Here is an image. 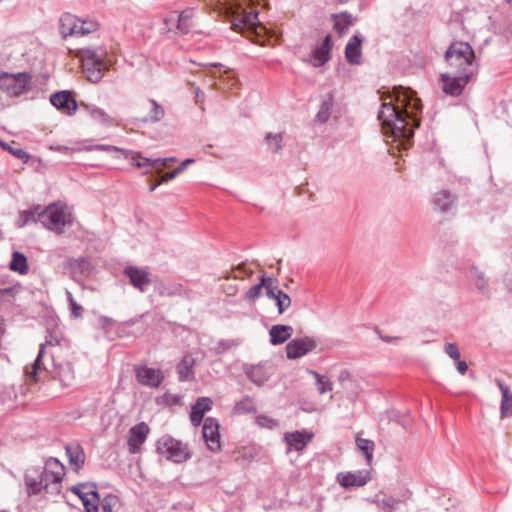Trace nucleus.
Returning a JSON list of instances; mask_svg holds the SVG:
<instances>
[{"mask_svg": "<svg viewBox=\"0 0 512 512\" xmlns=\"http://www.w3.org/2000/svg\"><path fill=\"white\" fill-rule=\"evenodd\" d=\"M383 99L378 113L383 133L391 137L393 142L407 149L414 135V129L419 126L416 114L422 105L416 93L410 88L398 87L393 89V94Z\"/></svg>", "mask_w": 512, "mask_h": 512, "instance_id": "obj_1", "label": "nucleus"}, {"mask_svg": "<svg viewBox=\"0 0 512 512\" xmlns=\"http://www.w3.org/2000/svg\"><path fill=\"white\" fill-rule=\"evenodd\" d=\"M215 9L226 15L234 31L247 34H259L262 25L258 19V10L251 7L252 0H214Z\"/></svg>", "mask_w": 512, "mask_h": 512, "instance_id": "obj_2", "label": "nucleus"}, {"mask_svg": "<svg viewBox=\"0 0 512 512\" xmlns=\"http://www.w3.org/2000/svg\"><path fill=\"white\" fill-rule=\"evenodd\" d=\"M76 55L81 60L83 73L92 83L99 82L112 65L107 48L104 46L83 47L77 51Z\"/></svg>", "mask_w": 512, "mask_h": 512, "instance_id": "obj_3", "label": "nucleus"}, {"mask_svg": "<svg viewBox=\"0 0 512 512\" xmlns=\"http://www.w3.org/2000/svg\"><path fill=\"white\" fill-rule=\"evenodd\" d=\"M474 60V50L467 42H453L445 53V61L449 71L473 76Z\"/></svg>", "mask_w": 512, "mask_h": 512, "instance_id": "obj_4", "label": "nucleus"}, {"mask_svg": "<svg viewBox=\"0 0 512 512\" xmlns=\"http://www.w3.org/2000/svg\"><path fill=\"white\" fill-rule=\"evenodd\" d=\"M66 346L67 341L61 332L57 330L50 331L46 336L45 342L40 345L39 353L34 362L30 366L26 367L25 374L27 377L30 380L37 382L38 375L41 372L42 362L46 360L47 356L51 358L52 351H54L55 355L58 356V350Z\"/></svg>", "mask_w": 512, "mask_h": 512, "instance_id": "obj_5", "label": "nucleus"}, {"mask_svg": "<svg viewBox=\"0 0 512 512\" xmlns=\"http://www.w3.org/2000/svg\"><path fill=\"white\" fill-rule=\"evenodd\" d=\"M38 221L57 234H62L67 225H72V215L67 205L54 203L38 213Z\"/></svg>", "mask_w": 512, "mask_h": 512, "instance_id": "obj_6", "label": "nucleus"}, {"mask_svg": "<svg viewBox=\"0 0 512 512\" xmlns=\"http://www.w3.org/2000/svg\"><path fill=\"white\" fill-rule=\"evenodd\" d=\"M51 375L53 378L58 379L62 386L69 387L74 383L75 372L72 364L68 361H59L55 352H51L50 362L43 361L41 364V372L38 375L37 381L42 377Z\"/></svg>", "mask_w": 512, "mask_h": 512, "instance_id": "obj_7", "label": "nucleus"}, {"mask_svg": "<svg viewBox=\"0 0 512 512\" xmlns=\"http://www.w3.org/2000/svg\"><path fill=\"white\" fill-rule=\"evenodd\" d=\"M59 21L60 33L64 38L69 36H84L95 32L99 27L98 22L95 20H82L70 13H64Z\"/></svg>", "mask_w": 512, "mask_h": 512, "instance_id": "obj_8", "label": "nucleus"}, {"mask_svg": "<svg viewBox=\"0 0 512 512\" xmlns=\"http://www.w3.org/2000/svg\"><path fill=\"white\" fill-rule=\"evenodd\" d=\"M157 452L175 463L185 462L191 456L187 445L169 435H164L158 440Z\"/></svg>", "mask_w": 512, "mask_h": 512, "instance_id": "obj_9", "label": "nucleus"}, {"mask_svg": "<svg viewBox=\"0 0 512 512\" xmlns=\"http://www.w3.org/2000/svg\"><path fill=\"white\" fill-rule=\"evenodd\" d=\"M32 76L27 72L0 74V90L9 96H20L29 89Z\"/></svg>", "mask_w": 512, "mask_h": 512, "instance_id": "obj_10", "label": "nucleus"}, {"mask_svg": "<svg viewBox=\"0 0 512 512\" xmlns=\"http://www.w3.org/2000/svg\"><path fill=\"white\" fill-rule=\"evenodd\" d=\"M471 78L469 74L448 70L440 75L442 90L447 95L460 96Z\"/></svg>", "mask_w": 512, "mask_h": 512, "instance_id": "obj_11", "label": "nucleus"}, {"mask_svg": "<svg viewBox=\"0 0 512 512\" xmlns=\"http://www.w3.org/2000/svg\"><path fill=\"white\" fill-rule=\"evenodd\" d=\"M317 347L315 339L305 336L296 338L286 345V354L288 359H297L305 356Z\"/></svg>", "mask_w": 512, "mask_h": 512, "instance_id": "obj_12", "label": "nucleus"}, {"mask_svg": "<svg viewBox=\"0 0 512 512\" xmlns=\"http://www.w3.org/2000/svg\"><path fill=\"white\" fill-rule=\"evenodd\" d=\"M202 433L208 449L212 452H219L221 450V442L218 421L212 417L206 418Z\"/></svg>", "mask_w": 512, "mask_h": 512, "instance_id": "obj_13", "label": "nucleus"}, {"mask_svg": "<svg viewBox=\"0 0 512 512\" xmlns=\"http://www.w3.org/2000/svg\"><path fill=\"white\" fill-rule=\"evenodd\" d=\"M149 432L150 428L145 422H140L130 429L128 438L130 453L136 454L140 452L141 446L145 443Z\"/></svg>", "mask_w": 512, "mask_h": 512, "instance_id": "obj_14", "label": "nucleus"}, {"mask_svg": "<svg viewBox=\"0 0 512 512\" xmlns=\"http://www.w3.org/2000/svg\"><path fill=\"white\" fill-rule=\"evenodd\" d=\"M313 436V433L307 430L286 432L284 434V441L287 445V452H290L291 450H304L308 443L313 439Z\"/></svg>", "mask_w": 512, "mask_h": 512, "instance_id": "obj_15", "label": "nucleus"}, {"mask_svg": "<svg viewBox=\"0 0 512 512\" xmlns=\"http://www.w3.org/2000/svg\"><path fill=\"white\" fill-rule=\"evenodd\" d=\"M124 274L129 278L131 285L140 292H145L151 284L150 273L145 268L128 266L125 268Z\"/></svg>", "mask_w": 512, "mask_h": 512, "instance_id": "obj_16", "label": "nucleus"}, {"mask_svg": "<svg viewBox=\"0 0 512 512\" xmlns=\"http://www.w3.org/2000/svg\"><path fill=\"white\" fill-rule=\"evenodd\" d=\"M137 381L151 388H158L164 380V375L160 369L142 366L136 368Z\"/></svg>", "mask_w": 512, "mask_h": 512, "instance_id": "obj_17", "label": "nucleus"}, {"mask_svg": "<svg viewBox=\"0 0 512 512\" xmlns=\"http://www.w3.org/2000/svg\"><path fill=\"white\" fill-rule=\"evenodd\" d=\"M370 480L369 472H340L337 474V481L343 488L361 487Z\"/></svg>", "mask_w": 512, "mask_h": 512, "instance_id": "obj_18", "label": "nucleus"}, {"mask_svg": "<svg viewBox=\"0 0 512 512\" xmlns=\"http://www.w3.org/2000/svg\"><path fill=\"white\" fill-rule=\"evenodd\" d=\"M50 102L58 110H61L67 115H73L77 110V102L68 91H60L52 94Z\"/></svg>", "mask_w": 512, "mask_h": 512, "instance_id": "obj_19", "label": "nucleus"}, {"mask_svg": "<svg viewBox=\"0 0 512 512\" xmlns=\"http://www.w3.org/2000/svg\"><path fill=\"white\" fill-rule=\"evenodd\" d=\"M362 38L359 35H354L345 47V57L348 63L352 65H359L362 60L361 50Z\"/></svg>", "mask_w": 512, "mask_h": 512, "instance_id": "obj_20", "label": "nucleus"}, {"mask_svg": "<svg viewBox=\"0 0 512 512\" xmlns=\"http://www.w3.org/2000/svg\"><path fill=\"white\" fill-rule=\"evenodd\" d=\"M212 408V400L208 397H200L192 406L190 420L194 426H199L203 420L204 414Z\"/></svg>", "mask_w": 512, "mask_h": 512, "instance_id": "obj_21", "label": "nucleus"}, {"mask_svg": "<svg viewBox=\"0 0 512 512\" xmlns=\"http://www.w3.org/2000/svg\"><path fill=\"white\" fill-rule=\"evenodd\" d=\"M294 329L290 325L277 324L269 330L270 343L274 346L285 343L293 335Z\"/></svg>", "mask_w": 512, "mask_h": 512, "instance_id": "obj_22", "label": "nucleus"}, {"mask_svg": "<svg viewBox=\"0 0 512 512\" xmlns=\"http://www.w3.org/2000/svg\"><path fill=\"white\" fill-rule=\"evenodd\" d=\"M66 454L68 456L70 466L78 472L85 462V453L83 448L79 444L67 445Z\"/></svg>", "mask_w": 512, "mask_h": 512, "instance_id": "obj_23", "label": "nucleus"}, {"mask_svg": "<svg viewBox=\"0 0 512 512\" xmlns=\"http://www.w3.org/2000/svg\"><path fill=\"white\" fill-rule=\"evenodd\" d=\"M496 383L502 394L500 415L501 418H506L512 415V391L510 387L504 385L500 379H496Z\"/></svg>", "mask_w": 512, "mask_h": 512, "instance_id": "obj_24", "label": "nucleus"}, {"mask_svg": "<svg viewBox=\"0 0 512 512\" xmlns=\"http://www.w3.org/2000/svg\"><path fill=\"white\" fill-rule=\"evenodd\" d=\"M25 484L30 494H37L41 490L45 489L44 482L40 475V470L36 468H31L26 471Z\"/></svg>", "mask_w": 512, "mask_h": 512, "instance_id": "obj_25", "label": "nucleus"}, {"mask_svg": "<svg viewBox=\"0 0 512 512\" xmlns=\"http://www.w3.org/2000/svg\"><path fill=\"white\" fill-rule=\"evenodd\" d=\"M373 502L384 512H393L394 510L398 509L401 500L391 495L378 493L375 495Z\"/></svg>", "mask_w": 512, "mask_h": 512, "instance_id": "obj_26", "label": "nucleus"}, {"mask_svg": "<svg viewBox=\"0 0 512 512\" xmlns=\"http://www.w3.org/2000/svg\"><path fill=\"white\" fill-rule=\"evenodd\" d=\"M43 469L47 470L49 475H52V482L56 484H60L65 475L63 464L56 458L47 460Z\"/></svg>", "mask_w": 512, "mask_h": 512, "instance_id": "obj_27", "label": "nucleus"}, {"mask_svg": "<svg viewBox=\"0 0 512 512\" xmlns=\"http://www.w3.org/2000/svg\"><path fill=\"white\" fill-rule=\"evenodd\" d=\"M334 22V29L339 33L343 34L353 23V17L348 12H341L332 16Z\"/></svg>", "mask_w": 512, "mask_h": 512, "instance_id": "obj_28", "label": "nucleus"}, {"mask_svg": "<svg viewBox=\"0 0 512 512\" xmlns=\"http://www.w3.org/2000/svg\"><path fill=\"white\" fill-rule=\"evenodd\" d=\"M471 279L476 288L485 296L489 297L488 281L485 278V274L478 268L473 267L471 269Z\"/></svg>", "mask_w": 512, "mask_h": 512, "instance_id": "obj_29", "label": "nucleus"}, {"mask_svg": "<svg viewBox=\"0 0 512 512\" xmlns=\"http://www.w3.org/2000/svg\"><path fill=\"white\" fill-rule=\"evenodd\" d=\"M194 360L190 356H185L177 365V373L180 381H187L193 375Z\"/></svg>", "mask_w": 512, "mask_h": 512, "instance_id": "obj_30", "label": "nucleus"}, {"mask_svg": "<svg viewBox=\"0 0 512 512\" xmlns=\"http://www.w3.org/2000/svg\"><path fill=\"white\" fill-rule=\"evenodd\" d=\"M9 267L12 271L19 272L20 274H27L29 270L27 258L18 251L13 252Z\"/></svg>", "mask_w": 512, "mask_h": 512, "instance_id": "obj_31", "label": "nucleus"}, {"mask_svg": "<svg viewBox=\"0 0 512 512\" xmlns=\"http://www.w3.org/2000/svg\"><path fill=\"white\" fill-rule=\"evenodd\" d=\"M455 198L448 191H440L434 195L433 203L441 211H447L453 204Z\"/></svg>", "mask_w": 512, "mask_h": 512, "instance_id": "obj_32", "label": "nucleus"}, {"mask_svg": "<svg viewBox=\"0 0 512 512\" xmlns=\"http://www.w3.org/2000/svg\"><path fill=\"white\" fill-rule=\"evenodd\" d=\"M88 266V262L84 258H70L67 259L64 268L67 269L73 277L84 272V269Z\"/></svg>", "mask_w": 512, "mask_h": 512, "instance_id": "obj_33", "label": "nucleus"}, {"mask_svg": "<svg viewBox=\"0 0 512 512\" xmlns=\"http://www.w3.org/2000/svg\"><path fill=\"white\" fill-rule=\"evenodd\" d=\"M74 494L82 497H90L95 498V495H98L96 485L94 483H79L74 485L70 489Z\"/></svg>", "mask_w": 512, "mask_h": 512, "instance_id": "obj_34", "label": "nucleus"}, {"mask_svg": "<svg viewBox=\"0 0 512 512\" xmlns=\"http://www.w3.org/2000/svg\"><path fill=\"white\" fill-rule=\"evenodd\" d=\"M88 113L92 119L103 125L111 126L115 124V120L101 108L90 106L88 107Z\"/></svg>", "mask_w": 512, "mask_h": 512, "instance_id": "obj_35", "label": "nucleus"}, {"mask_svg": "<svg viewBox=\"0 0 512 512\" xmlns=\"http://www.w3.org/2000/svg\"><path fill=\"white\" fill-rule=\"evenodd\" d=\"M148 104L151 106L149 114L143 119L144 122H159L165 115L164 108L158 104L155 100L150 99Z\"/></svg>", "mask_w": 512, "mask_h": 512, "instance_id": "obj_36", "label": "nucleus"}, {"mask_svg": "<svg viewBox=\"0 0 512 512\" xmlns=\"http://www.w3.org/2000/svg\"><path fill=\"white\" fill-rule=\"evenodd\" d=\"M266 285V276H261L260 283L250 287L244 295V300L254 303L262 294V290Z\"/></svg>", "mask_w": 512, "mask_h": 512, "instance_id": "obj_37", "label": "nucleus"}, {"mask_svg": "<svg viewBox=\"0 0 512 512\" xmlns=\"http://www.w3.org/2000/svg\"><path fill=\"white\" fill-rule=\"evenodd\" d=\"M309 373L315 378L317 390L319 394H324L333 389L332 382L324 375L319 374L314 370H310Z\"/></svg>", "mask_w": 512, "mask_h": 512, "instance_id": "obj_38", "label": "nucleus"}, {"mask_svg": "<svg viewBox=\"0 0 512 512\" xmlns=\"http://www.w3.org/2000/svg\"><path fill=\"white\" fill-rule=\"evenodd\" d=\"M356 443L359 450L365 454L367 463H371L375 446L374 442L368 439L357 437Z\"/></svg>", "mask_w": 512, "mask_h": 512, "instance_id": "obj_39", "label": "nucleus"}, {"mask_svg": "<svg viewBox=\"0 0 512 512\" xmlns=\"http://www.w3.org/2000/svg\"><path fill=\"white\" fill-rule=\"evenodd\" d=\"M333 108V100L332 98H328L324 100L321 104L320 110L318 111L316 115V120L321 123H325L328 121L331 111Z\"/></svg>", "mask_w": 512, "mask_h": 512, "instance_id": "obj_40", "label": "nucleus"}, {"mask_svg": "<svg viewBox=\"0 0 512 512\" xmlns=\"http://www.w3.org/2000/svg\"><path fill=\"white\" fill-rule=\"evenodd\" d=\"M234 412L237 414H247L255 412L253 399L250 397H245L238 401L234 406Z\"/></svg>", "mask_w": 512, "mask_h": 512, "instance_id": "obj_41", "label": "nucleus"}, {"mask_svg": "<svg viewBox=\"0 0 512 512\" xmlns=\"http://www.w3.org/2000/svg\"><path fill=\"white\" fill-rule=\"evenodd\" d=\"M330 58V52L322 48L321 46L313 50V65L320 67L324 65Z\"/></svg>", "mask_w": 512, "mask_h": 512, "instance_id": "obj_42", "label": "nucleus"}, {"mask_svg": "<svg viewBox=\"0 0 512 512\" xmlns=\"http://www.w3.org/2000/svg\"><path fill=\"white\" fill-rule=\"evenodd\" d=\"M265 140L269 145V148L273 152H278L282 148L283 134L282 133H267Z\"/></svg>", "mask_w": 512, "mask_h": 512, "instance_id": "obj_43", "label": "nucleus"}, {"mask_svg": "<svg viewBox=\"0 0 512 512\" xmlns=\"http://www.w3.org/2000/svg\"><path fill=\"white\" fill-rule=\"evenodd\" d=\"M278 296L274 299L279 314H283L291 306L290 296L281 291L277 292Z\"/></svg>", "mask_w": 512, "mask_h": 512, "instance_id": "obj_44", "label": "nucleus"}, {"mask_svg": "<svg viewBox=\"0 0 512 512\" xmlns=\"http://www.w3.org/2000/svg\"><path fill=\"white\" fill-rule=\"evenodd\" d=\"M0 145L8 150L13 156H15L16 158L20 159L21 161H23L24 163L28 162L29 158H30V155L24 151L23 149H21L20 147L16 146H11L9 144H6L2 141H0Z\"/></svg>", "mask_w": 512, "mask_h": 512, "instance_id": "obj_45", "label": "nucleus"}, {"mask_svg": "<svg viewBox=\"0 0 512 512\" xmlns=\"http://www.w3.org/2000/svg\"><path fill=\"white\" fill-rule=\"evenodd\" d=\"M119 505V498L116 495L109 494L101 501L102 512H114V509Z\"/></svg>", "mask_w": 512, "mask_h": 512, "instance_id": "obj_46", "label": "nucleus"}, {"mask_svg": "<svg viewBox=\"0 0 512 512\" xmlns=\"http://www.w3.org/2000/svg\"><path fill=\"white\" fill-rule=\"evenodd\" d=\"M191 17V11H183L179 15L173 17L177 20V28L181 33H187L189 30L188 21Z\"/></svg>", "mask_w": 512, "mask_h": 512, "instance_id": "obj_47", "label": "nucleus"}, {"mask_svg": "<svg viewBox=\"0 0 512 512\" xmlns=\"http://www.w3.org/2000/svg\"><path fill=\"white\" fill-rule=\"evenodd\" d=\"M81 501L85 512H99V494L95 495V498H92V496L82 497Z\"/></svg>", "mask_w": 512, "mask_h": 512, "instance_id": "obj_48", "label": "nucleus"}, {"mask_svg": "<svg viewBox=\"0 0 512 512\" xmlns=\"http://www.w3.org/2000/svg\"><path fill=\"white\" fill-rule=\"evenodd\" d=\"M247 376L248 378L255 384L257 385H262L265 381H266V377L265 375L263 374V371H262V368L261 367H252L248 372H247Z\"/></svg>", "mask_w": 512, "mask_h": 512, "instance_id": "obj_49", "label": "nucleus"}, {"mask_svg": "<svg viewBox=\"0 0 512 512\" xmlns=\"http://www.w3.org/2000/svg\"><path fill=\"white\" fill-rule=\"evenodd\" d=\"M264 289L266 296L271 300H274L278 296L277 292L282 291L277 285H275V280L271 277H266V285H264Z\"/></svg>", "mask_w": 512, "mask_h": 512, "instance_id": "obj_50", "label": "nucleus"}, {"mask_svg": "<svg viewBox=\"0 0 512 512\" xmlns=\"http://www.w3.org/2000/svg\"><path fill=\"white\" fill-rule=\"evenodd\" d=\"M66 295H67V299L70 304L71 315L74 318L81 317L83 314V307L75 301V299L73 298L72 293L70 291L67 290Z\"/></svg>", "mask_w": 512, "mask_h": 512, "instance_id": "obj_51", "label": "nucleus"}, {"mask_svg": "<svg viewBox=\"0 0 512 512\" xmlns=\"http://www.w3.org/2000/svg\"><path fill=\"white\" fill-rule=\"evenodd\" d=\"M256 423L262 427V428H268V429H273L275 427L278 426V422L267 416V415H259L256 417Z\"/></svg>", "mask_w": 512, "mask_h": 512, "instance_id": "obj_52", "label": "nucleus"}, {"mask_svg": "<svg viewBox=\"0 0 512 512\" xmlns=\"http://www.w3.org/2000/svg\"><path fill=\"white\" fill-rule=\"evenodd\" d=\"M132 160H133V163L139 168H143V167H149L150 169L155 168L154 164L152 163L154 159L136 155L132 158Z\"/></svg>", "mask_w": 512, "mask_h": 512, "instance_id": "obj_53", "label": "nucleus"}, {"mask_svg": "<svg viewBox=\"0 0 512 512\" xmlns=\"http://www.w3.org/2000/svg\"><path fill=\"white\" fill-rule=\"evenodd\" d=\"M40 475L42 477V481L44 482L46 490H48L51 486H53V490L59 489V484L52 482V475H49L47 473V470L43 469L42 471H40Z\"/></svg>", "mask_w": 512, "mask_h": 512, "instance_id": "obj_54", "label": "nucleus"}, {"mask_svg": "<svg viewBox=\"0 0 512 512\" xmlns=\"http://www.w3.org/2000/svg\"><path fill=\"white\" fill-rule=\"evenodd\" d=\"M444 350H445L446 354L453 360H458L460 358V351L456 344L447 343L444 346Z\"/></svg>", "mask_w": 512, "mask_h": 512, "instance_id": "obj_55", "label": "nucleus"}, {"mask_svg": "<svg viewBox=\"0 0 512 512\" xmlns=\"http://www.w3.org/2000/svg\"><path fill=\"white\" fill-rule=\"evenodd\" d=\"M88 150H95V151H106V152H123L122 149L113 146V145H105V144H98L91 146L88 148Z\"/></svg>", "mask_w": 512, "mask_h": 512, "instance_id": "obj_56", "label": "nucleus"}, {"mask_svg": "<svg viewBox=\"0 0 512 512\" xmlns=\"http://www.w3.org/2000/svg\"><path fill=\"white\" fill-rule=\"evenodd\" d=\"M175 161H176V158H174V157H167V158H157V159H154L152 163L154 164L155 168H158L160 166L167 167V166L170 165V163L175 162Z\"/></svg>", "mask_w": 512, "mask_h": 512, "instance_id": "obj_57", "label": "nucleus"}, {"mask_svg": "<svg viewBox=\"0 0 512 512\" xmlns=\"http://www.w3.org/2000/svg\"><path fill=\"white\" fill-rule=\"evenodd\" d=\"M338 381L343 388H346V383L351 381V374L348 370H341L338 374Z\"/></svg>", "mask_w": 512, "mask_h": 512, "instance_id": "obj_58", "label": "nucleus"}, {"mask_svg": "<svg viewBox=\"0 0 512 512\" xmlns=\"http://www.w3.org/2000/svg\"><path fill=\"white\" fill-rule=\"evenodd\" d=\"M179 173H176V168L170 172L165 173L159 180L158 184H163L174 179Z\"/></svg>", "mask_w": 512, "mask_h": 512, "instance_id": "obj_59", "label": "nucleus"}, {"mask_svg": "<svg viewBox=\"0 0 512 512\" xmlns=\"http://www.w3.org/2000/svg\"><path fill=\"white\" fill-rule=\"evenodd\" d=\"M22 216L24 217V220L19 225L20 227L26 225L29 221H36L35 214L33 211H24Z\"/></svg>", "mask_w": 512, "mask_h": 512, "instance_id": "obj_60", "label": "nucleus"}, {"mask_svg": "<svg viewBox=\"0 0 512 512\" xmlns=\"http://www.w3.org/2000/svg\"><path fill=\"white\" fill-rule=\"evenodd\" d=\"M456 361V368H457V371L461 374V375H464L467 370H468V365L465 361H462L460 360V358L458 360H455Z\"/></svg>", "mask_w": 512, "mask_h": 512, "instance_id": "obj_61", "label": "nucleus"}, {"mask_svg": "<svg viewBox=\"0 0 512 512\" xmlns=\"http://www.w3.org/2000/svg\"><path fill=\"white\" fill-rule=\"evenodd\" d=\"M232 347V344L230 342H227V341H221L218 346L216 347V352L218 354H221L225 351H227L228 349H230Z\"/></svg>", "mask_w": 512, "mask_h": 512, "instance_id": "obj_62", "label": "nucleus"}, {"mask_svg": "<svg viewBox=\"0 0 512 512\" xmlns=\"http://www.w3.org/2000/svg\"><path fill=\"white\" fill-rule=\"evenodd\" d=\"M194 162H195V160H194V159H192V158H188V159L184 160V161H183V162H182V163H181V164L176 168V173H179V174H180V173H182V172L187 168V166H188V165H190V164H192V163H194Z\"/></svg>", "mask_w": 512, "mask_h": 512, "instance_id": "obj_63", "label": "nucleus"}, {"mask_svg": "<svg viewBox=\"0 0 512 512\" xmlns=\"http://www.w3.org/2000/svg\"><path fill=\"white\" fill-rule=\"evenodd\" d=\"M194 93H195V101H196V103H202L204 101V99H205L204 92L199 87H196L195 90H194Z\"/></svg>", "mask_w": 512, "mask_h": 512, "instance_id": "obj_64", "label": "nucleus"}]
</instances>
